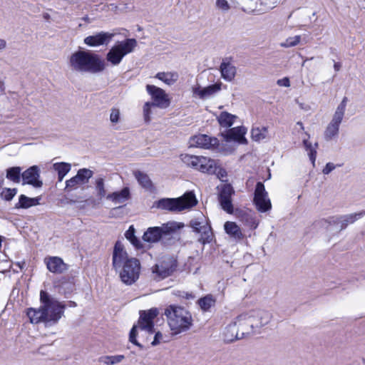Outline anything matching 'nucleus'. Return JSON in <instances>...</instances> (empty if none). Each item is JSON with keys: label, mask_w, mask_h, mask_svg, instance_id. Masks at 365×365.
I'll use <instances>...</instances> for the list:
<instances>
[{"label": "nucleus", "mask_w": 365, "mask_h": 365, "mask_svg": "<svg viewBox=\"0 0 365 365\" xmlns=\"http://www.w3.org/2000/svg\"><path fill=\"white\" fill-rule=\"evenodd\" d=\"M113 266L120 269V277L125 284H133L139 277L140 264L138 259L129 257L123 245L117 241L113 251Z\"/></svg>", "instance_id": "nucleus-1"}, {"label": "nucleus", "mask_w": 365, "mask_h": 365, "mask_svg": "<svg viewBox=\"0 0 365 365\" xmlns=\"http://www.w3.org/2000/svg\"><path fill=\"white\" fill-rule=\"evenodd\" d=\"M164 314L175 334L187 331L192 325L191 314L182 307L170 305L165 309Z\"/></svg>", "instance_id": "nucleus-2"}, {"label": "nucleus", "mask_w": 365, "mask_h": 365, "mask_svg": "<svg viewBox=\"0 0 365 365\" xmlns=\"http://www.w3.org/2000/svg\"><path fill=\"white\" fill-rule=\"evenodd\" d=\"M70 64L78 68H103L104 60L91 51H78L71 55Z\"/></svg>", "instance_id": "nucleus-3"}, {"label": "nucleus", "mask_w": 365, "mask_h": 365, "mask_svg": "<svg viewBox=\"0 0 365 365\" xmlns=\"http://www.w3.org/2000/svg\"><path fill=\"white\" fill-rule=\"evenodd\" d=\"M146 90L151 96L152 102H146L143 106V114L146 121L150 120L152 107L166 108L170 105V99L165 92L155 86L147 85Z\"/></svg>", "instance_id": "nucleus-4"}, {"label": "nucleus", "mask_w": 365, "mask_h": 365, "mask_svg": "<svg viewBox=\"0 0 365 365\" xmlns=\"http://www.w3.org/2000/svg\"><path fill=\"white\" fill-rule=\"evenodd\" d=\"M158 310L156 308H153L149 310L143 311L140 312L138 326H133L130 332L129 340L131 343L140 347L142 346L135 339L137 334V329L139 328L141 331H144L149 334L153 333V319L158 316Z\"/></svg>", "instance_id": "nucleus-5"}, {"label": "nucleus", "mask_w": 365, "mask_h": 365, "mask_svg": "<svg viewBox=\"0 0 365 365\" xmlns=\"http://www.w3.org/2000/svg\"><path fill=\"white\" fill-rule=\"evenodd\" d=\"M137 44V41L135 38H127L118 41L106 54V60L112 66L118 65L125 56L134 51Z\"/></svg>", "instance_id": "nucleus-6"}, {"label": "nucleus", "mask_w": 365, "mask_h": 365, "mask_svg": "<svg viewBox=\"0 0 365 365\" xmlns=\"http://www.w3.org/2000/svg\"><path fill=\"white\" fill-rule=\"evenodd\" d=\"M348 103L347 97L344 96L341 103L337 106L331 121L327 125L324 136L327 141L331 140L337 138L339 133V126L344 117L346 106Z\"/></svg>", "instance_id": "nucleus-7"}, {"label": "nucleus", "mask_w": 365, "mask_h": 365, "mask_svg": "<svg viewBox=\"0 0 365 365\" xmlns=\"http://www.w3.org/2000/svg\"><path fill=\"white\" fill-rule=\"evenodd\" d=\"M196 204L197 200L195 195L192 193L189 192L182 197L160 200L158 202V207L163 210L175 212L193 207Z\"/></svg>", "instance_id": "nucleus-8"}, {"label": "nucleus", "mask_w": 365, "mask_h": 365, "mask_svg": "<svg viewBox=\"0 0 365 365\" xmlns=\"http://www.w3.org/2000/svg\"><path fill=\"white\" fill-rule=\"evenodd\" d=\"M40 300L43 307L46 322H57L63 312V307L58 301L51 298L46 292L43 290L40 292Z\"/></svg>", "instance_id": "nucleus-9"}, {"label": "nucleus", "mask_w": 365, "mask_h": 365, "mask_svg": "<svg viewBox=\"0 0 365 365\" xmlns=\"http://www.w3.org/2000/svg\"><path fill=\"white\" fill-rule=\"evenodd\" d=\"M182 227V224L175 222H169L166 224H163L161 227H149L144 233L143 239L145 242L151 243L157 242L163 235H169Z\"/></svg>", "instance_id": "nucleus-10"}, {"label": "nucleus", "mask_w": 365, "mask_h": 365, "mask_svg": "<svg viewBox=\"0 0 365 365\" xmlns=\"http://www.w3.org/2000/svg\"><path fill=\"white\" fill-rule=\"evenodd\" d=\"M177 267L176 260L171 257H163L162 259L158 262L153 267V273L156 274L159 279H165L170 276Z\"/></svg>", "instance_id": "nucleus-11"}, {"label": "nucleus", "mask_w": 365, "mask_h": 365, "mask_svg": "<svg viewBox=\"0 0 365 365\" xmlns=\"http://www.w3.org/2000/svg\"><path fill=\"white\" fill-rule=\"evenodd\" d=\"M253 201L257 209L261 212H265L272 208L268 193L262 182H258L256 185Z\"/></svg>", "instance_id": "nucleus-12"}, {"label": "nucleus", "mask_w": 365, "mask_h": 365, "mask_svg": "<svg viewBox=\"0 0 365 365\" xmlns=\"http://www.w3.org/2000/svg\"><path fill=\"white\" fill-rule=\"evenodd\" d=\"M247 314H249L250 320L252 324L251 327H253L255 333L257 332L261 327L268 324L272 319L271 313L264 310L252 311Z\"/></svg>", "instance_id": "nucleus-13"}, {"label": "nucleus", "mask_w": 365, "mask_h": 365, "mask_svg": "<svg viewBox=\"0 0 365 365\" xmlns=\"http://www.w3.org/2000/svg\"><path fill=\"white\" fill-rule=\"evenodd\" d=\"M93 174V171L88 168L78 170L74 177L66 181L65 190H71L76 189L79 185L87 183L89 179L92 178Z\"/></svg>", "instance_id": "nucleus-14"}, {"label": "nucleus", "mask_w": 365, "mask_h": 365, "mask_svg": "<svg viewBox=\"0 0 365 365\" xmlns=\"http://www.w3.org/2000/svg\"><path fill=\"white\" fill-rule=\"evenodd\" d=\"M115 34L101 31L94 35L88 36L83 40L84 43L91 47L108 45L114 37Z\"/></svg>", "instance_id": "nucleus-15"}, {"label": "nucleus", "mask_w": 365, "mask_h": 365, "mask_svg": "<svg viewBox=\"0 0 365 365\" xmlns=\"http://www.w3.org/2000/svg\"><path fill=\"white\" fill-rule=\"evenodd\" d=\"M191 146L209 149L218 145L219 140L216 138H211L207 135L200 134L192 137L190 141Z\"/></svg>", "instance_id": "nucleus-16"}, {"label": "nucleus", "mask_w": 365, "mask_h": 365, "mask_svg": "<svg viewBox=\"0 0 365 365\" xmlns=\"http://www.w3.org/2000/svg\"><path fill=\"white\" fill-rule=\"evenodd\" d=\"M234 323L237 326L242 337L250 334L255 333L253 327H251L252 324L250 320L249 314L247 313L239 315Z\"/></svg>", "instance_id": "nucleus-17"}, {"label": "nucleus", "mask_w": 365, "mask_h": 365, "mask_svg": "<svg viewBox=\"0 0 365 365\" xmlns=\"http://www.w3.org/2000/svg\"><path fill=\"white\" fill-rule=\"evenodd\" d=\"M21 175L24 184L32 185L35 187H40L43 184L42 182L38 180L39 170L36 165L31 166L25 170Z\"/></svg>", "instance_id": "nucleus-18"}, {"label": "nucleus", "mask_w": 365, "mask_h": 365, "mask_svg": "<svg viewBox=\"0 0 365 365\" xmlns=\"http://www.w3.org/2000/svg\"><path fill=\"white\" fill-rule=\"evenodd\" d=\"M44 262L47 269L55 274H61L68 269L67 264L58 257H46Z\"/></svg>", "instance_id": "nucleus-19"}, {"label": "nucleus", "mask_w": 365, "mask_h": 365, "mask_svg": "<svg viewBox=\"0 0 365 365\" xmlns=\"http://www.w3.org/2000/svg\"><path fill=\"white\" fill-rule=\"evenodd\" d=\"M225 232L235 242H239L245 237L240 227L234 222L227 221L224 225Z\"/></svg>", "instance_id": "nucleus-20"}, {"label": "nucleus", "mask_w": 365, "mask_h": 365, "mask_svg": "<svg viewBox=\"0 0 365 365\" xmlns=\"http://www.w3.org/2000/svg\"><path fill=\"white\" fill-rule=\"evenodd\" d=\"M222 336L224 341L226 342H232L236 339L243 338L234 322L225 328Z\"/></svg>", "instance_id": "nucleus-21"}, {"label": "nucleus", "mask_w": 365, "mask_h": 365, "mask_svg": "<svg viewBox=\"0 0 365 365\" xmlns=\"http://www.w3.org/2000/svg\"><path fill=\"white\" fill-rule=\"evenodd\" d=\"M246 129L244 127H235L230 129L226 133V138L227 140H233L241 143L246 142L245 134Z\"/></svg>", "instance_id": "nucleus-22"}, {"label": "nucleus", "mask_w": 365, "mask_h": 365, "mask_svg": "<svg viewBox=\"0 0 365 365\" xmlns=\"http://www.w3.org/2000/svg\"><path fill=\"white\" fill-rule=\"evenodd\" d=\"M26 314L29 318L30 322L32 324L46 322L43 305L38 309H28Z\"/></svg>", "instance_id": "nucleus-23"}, {"label": "nucleus", "mask_w": 365, "mask_h": 365, "mask_svg": "<svg viewBox=\"0 0 365 365\" xmlns=\"http://www.w3.org/2000/svg\"><path fill=\"white\" fill-rule=\"evenodd\" d=\"M364 215L365 211H361L356 213H351L339 216V230H344L349 224H353L354 222L361 218Z\"/></svg>", "instance_id": "nucleus-24"}, {"label": "nucleus", "mask_w": 365, "mask_h": 365, "mask_svg": "<svg viewBox=\"0 0 365 365\" xmlns=\"http://www.w3.org/2000/svg\"><path fill=\"white\" fill-rule=\"evenodd\" d=\"M130 197V190L128 187H124L120 191L114 192L106 195L107 200H111L115 204L125 202Z\"/></svg>", "instance_id": "nucleus-25"}, {"label": "nucleus", "mask_w": 365, "mask_h": 365, "mask_svg": "<svg viewBox=\"0 0 365 365\" xmlns=\"http://www.w3.org/2000/svg\"><path fill=\"white\" fill-rule=\"evenodd\" d=\"M180 159L185 165L196 170L198 169L200 163L205 162L204 156H196L188 154H182Z\"/></svg>", "instance_id": "nucleus-26"}, {"label": "nucleus", "mask_w": 365, "mask_h": 365, "mask_svg": "<svg viewBox=\"0 0 365 365\" xmlns=\"http://www.w3.org/2000/svg\"><path fill=\"white\" fill-rule=\"evenodd\" d=\"M220 90V86L217 84L209 86L202 89L198 88L195 90V93L200 98H208L212 96L215 93Z\"/></svg>", "instance_id": "nucleus-27"}, {"label": "nucleus", "mask_w": 365, "mask_h": 365, "mask_svg": "<svg viewBox=\"0 0 365 365\" xmlns=\"http://www.w3.org/2000/svg\"><path fill=\"white\" fill-rule=\"evenodd\" d=\"M53 169L57 172L58 181L61 182L71 170V165L64 162L55 163L53 164Z\"/></svg>", "instance_id": "nucleus-28"}, {"label": "nucleus", "mask_w": 365, "mask_h": 365, "mask_svg": "<svg viewBox=\"0 0 365 365\" xmlns=\"http://www.w3.org/2000/svg\"><path fill=\"white\" fill-rule=\"evenodd\" d=\"M198 233H200L201 237L199 239V241L205 245L206 243H209L212 240V232L211 230V227L206 222L203 224L201 228L197 231Z\"/></svg>", "instance_id": "nucleus-29"}, {"label": "nucleus", "mask_w": 365, "mask_h": 365, "mask_svg": "<svg viewBox=\"0 0 365 365\" xmlns=\"http://www.w3.org/2000/svg\"><path fill=\"white\" fill-rule=\"evenodd\" d=\"M205 162L200 163L197 170L202 173L212 174L216 170V161L213 159L204 157Z\"/></svg>", "instance_id": "nucleus-30"}, {"label": "nucleus", "mask_w": 365, "mask_h": 365, "mask_svg": "<svg viewBox=\"0 0 365 365\" xmlns=\"http://www.w3.org/2000/svg\"><path fill=\"white\" fill-rule=\"evenodd\" d=\"M156 77L165 84L171 85L178 80V75L176 72L166 71L158 73Z\"/></svg>", "instance_id": "nucleus-31"}, {"label": "nucleus", "mask_w": 365, "mask_h": 365, "mask_svg": "<svg viewBox=\"0 0 365 365\" xmlns=\"http://www.w3.org/2000/svg\"><path fill=\"white\" fill-rule=\"evenodd\" d=\"M39 198L38 197H28L24 195H21L19 197V200L18 205H16V207H21V208H29L31 206L36 205L39 204Z\"/></svg>", "instance_id": "nucleus-32"}, {"label": "nucleus", "mask_w": 365, "mask_h": 365, "mask_svg": "<svg viewBox=\"0 0 365 365\" xmlns=\"http://www.w3.org/2000/svg\"><path fill=\"white\" fill-rule=\"evenodd\" d=\"M236 118V115H232L227 112H222L217 118L220 125L225 128L231 127Z\"/></svg>", "instance_id": "nucleus-33"}, {"label": "nucleus", "mask_w": 365, "mask_h": 365, "mask_svg": "<svg viewBox=\"0 0 365 365\" xmlns=\"http://www.w3.org/2000/svg\"><path fill=\"white\" fill-rule=\"evenodd\" d=\"M124 358L123 355L103 356L99 358V361L105 365H115L120 363Z\"/></svg>", "instance_id": "nucleus-34"}, {"label": "nucleus", "mask_w": 365, "mask_h": 365, "mask_svg": "<svg viewBox=\"0 0 365 365\" xmlns=\"http://www.w3.org/2000/svg\"><path fill=\"white\" fill-rule=\"evenodd\" d=\"M267 135V128L266 127L253 128L251 130L252 138L255 141H260L266 138Z\"/></svg>", "instance_id": "nucleus-35"}, {"label": "nucleus", "mask_w": 365, "mask_h": 365, "mask_svg": "<svg viewBox=\"0 0 365 365\" xmlns=\"http://www.w3.org/2000/svg\"><path fill=\"white\" fill-rule=\"evenodd\" d=\"M125 236L135 247L137 249L141 247L140 241L135 236V228L133 225L130 226L128 230L125 232Z\"/></svg>", "instance_id": "nucleus-36"}, {"label": "nucleus", "mask_w": 365, "mask_h": 365, "mask_svg": "<svg viewBox=\"0 0 365 365\" xmlns=\"http://www.w3.org/2000/svg\"><path fill=\"white\" fill-rule=\"evenodd\" d=\"M95 188L97 192V196L102 199L106 195V190L105 188V180L102 177H98L95 180Z\"/></svg>", "instance_id": "nucleus-37"}, {"label": "nucleus", "mask_w": 365, "mask_h": 365, "mask_svg": "<svg viewBox=\"0 0 365 365\" xmlns=\"http://www.w3.org/2000/svg\"><path fill=\"white\" fill-rule=\"evenodd\" d=\"M303 143L307 151L308 152L309 159L312 161L313 166H314L317 157L316 148L318 145L317 143H315V145L313 146L310 142L305 139L303 140Z\"/></svg>", "instance_id": "nucleus-38"}, {"label": "nucleus", "mask_w": 365, "mask_h": 365, "mask_svg": "<svg viewBox=\"0 0 365 365\" xmlns=\"http://www.w3.org/2000/svg\"><path fill=\"white\" fill-rule=\"evenodd\" d=\"M20 167H13L9 168L6 171V178L14 182H19L21 180Z\"/></svg>", "instance_id": "nucleus-39"}, {"label": "nucleus", "mask_w": 365, "mask_h": 365, "mask_svg": "<svg viewBox=\"0 0 365 365\" xmlns=\"http://www.w3.org/2000/svg\"><path fill=\"white\" fill-rule=\"evenodd\" d=\"M234 194L232 187L230 184H224L220 188L219 200L230 199Z\"/></svg>", "instance_id": "nucleus-40"}, {"label": "nucleus", "mask_w": 365, "mask_h": 365, "mask_svg": "<svg viewBox=\"0 0 365 365\" xmlns=\"http://www.w3.org/2000/svg\"><path fill=\"white\" fill-rule=\"evenodd\" d=\"M215 303V299L211 295H207L198 301V304L203 311H207Z\"/></svg>", "instance_id": "nucleus-41"}, {"label": "nucleus", "mask_w": 365, "mask_h": 365, "mask_svg": "<svg viewBox=\"0 0 365 365\" xmlns=\"http://www.w3.org/2000/svg\"><path fill=\"white\" fill-rule=\"evenodd\" d=\"M135 176L136 179L138 180V182L144 187L145 188H150L152 185L151 181L149 178V177L140 172V171H136L135 173Z\"/></svg>", "instance_id": "nucleus-42"}, {"label": "nucleus", "mask_w": 365, "mask_h": 365, "mask_svg": "<svg viewBox=\"0 0 365 365\" xmlns=\"http://www.w3.org/2000/svg\"><path fill=\"white\" fill-rule=\"evenodd\" d=\"M301 36L299 35L287 38L284 41L280 43L282 47L289 48L298 45L300 42Z\"/></svg>", "instance_id": "nucleus-43"}, {"label": "nucleus", "mask_w": 365, "mask_h": 365, "mask_svg": "<svg viewBox=\"0 0 365 365\" xmlns=\"http://www.w3.org/2000/svg\"><path fill=\"white\" fill-rule=\"evenodd\" d=\"M279 0H259V6L264 11H269L277 6Z\"/></svg>", "instance_id": "nucleus-44"}, {"label": "nucleus", "mask_w": 365, "mask_h": 365, "mask_svg": "<svg viewBox=\"0 0 365 365\" xmlns=\"http://www.w3.org/2000/svg\"><path fill=\"white\" fill-rule=\"evenodd\" d=\"M240 220L252 228L257 227V224H255V220L250 214L242 213L240 216Z\"/></svg>", "instance_id": "nucleus-45"}, {"label": "nucleus", "mask_w": 365, "mask_h": 365, "mask_svg": "<svg viewBox=\"0 0 365 365\" xmlns=\"http://www.w3.org/2000/svg\"><path fill=\"white\" fill-rule=\"evenodd\" d=\"M219 202L220 203L221 207L223 210L227 212V213H232L233 212V205L232 203V198L230 199H222L219 200Z\"/></svg>", "instance_id": "nucleus-46"}, {"label": "nucleus", "mask_w": 365, "mask_h": 365, "mask_svg": "<svg viewBox=\"0 0 365 365\" xmlns=\"http://www.w3.org/2000/svg\"><path fill=\"white\" fill-rule=\"evenodd\" d=\"M206 222V220L203 216H201L199 218H195L190 222V226L194 229L195 232L200 230V228L203 226V224Z\"/></svg>", "instance_id": "nucleus-47"}, {"label": "nucleus", "mask_w": 365, "mask_h": 365, "mask_svg": "<svg viewBox=\"0 0 365 365\" xmlns=\"http://www.w3.org/2000/svg\"><path fill=\"white\" fill-rule=\"evenodd\" d=\"M221 76L227 81H231L235 76V70H217Z\"/></svg>", "instance_id": "nucleus-48"}, {"label": "nucleus", "mask_w": 365, "mask_h": 365, "mask_svg": "<svg viewBox=\"0 0 365 365\" xmlns=\"http://www.w3.org/2000/svg\"><path fill=\"white\" fill-rule=\"evenodd\" d=\"M16 194V189H4L1 193V197L6 200H11Z\"/></svg>", "instance_id": "nucleus-49"}, {"label": "nucleus", "mask_w": 365, "mask_h": 365, "mask_svg": "<svg viewBox=\"0 0 365 365\" xmlns=\"http://www.w3.org/2000/svg\"><path fill=\"white\" fill-rule=\"evenodd\" d=\"M120 115V110L117 108H113L110 110V120L113 123H117L119 121Z\"/></svg>", "instance_id": "nucleus-50"}, {"label": "nucleus", "mask_w": 365, "mask_h": 365, "mask_svg": "<svg viewBox=\"0 0 365 365\" xmlns=\"http://www.w3.org/2000/svg\"><path fill=\"white\" fill-rule=\"evenodd\" d=\"M212 174H215L217 175V177L221 180L222 181H225V178L227 177V172L225 169L222 168L217 165V163L216 162V170L215 172L212 173Z\"/></svg>", "instance_id": "nucleus-51"}, {"label": "nucleus", "mask_w": 365, "mask_h": 365, "mask_svg": "<svg viewBox=\"0 0 365 365\" xmlns=\"http://www.w3.org/2000/svg\"><path fill=\"white\" fill-rule=\"evenodd\" d=\"M166 340L164 339V336L162 333L158 331L155 333L153 341L151 342L152 346H156L161 342H165Z\"/></svg>", "instance_id": "nucleus-52"}, {"label": "nucleus", "mask_w": 365, "mask_h": 365, "mask_svg": "<svg viewBox=\"0 0 365 365\" xmlns=\"http://www.w3.org/2000/svg\"><path fill=\"white\" fill-rule=\"evenodd\" d=\"M322 222H324V223H327L329 225H339L340 226L339 216L329 217L328 219L323 220Z\"/></svg>", "instance_id": "nucleus-53"}, {"label": "nucleus", "mask_w": 365, "mask_h": 365, "mask_svg": "<svg viewBox=\"0 0 365 365\" xmlns=\"http://www.w3.org/2000/svg\"><path fill=\"white\" fill-rule=\"evenodd\" d=\"M175 294L187 299H193L195 297L192 292L185 291H177L175 292Z\"/></svg>", "instance_id": "nucleus-54"}, {"label": "nucleus", "mask_w": 365, "mask_h": 365, "mask_svg": "<svg viewBox=\"0 0 365 365\" xmlns=\"http://www.w3.org/2000/svg\"><path fill=\"white\" fill-rule=\"evenodd\" d=\"M216 6L217 8L223 11H227L230 9V6L227 0H217Z\"/></svg>", "instance_id": "nucleus-55"}, {"label": "nucleus", "mask_w": 365, "mask_h": 365, "mask_svg": "<svg viewBox=\"0 0 365 365\" xmlns=\"http://www.w3.org/2000/svg\"><path fill=\"white\" fill-rule=\"evenodd\" d=\"M231 61L230 58H225L221 63L220 68H235V66H232Z\"/></svg>", "instance_id": "nucleus-56"}, {"label": "nucleus", "mask_w": 365, "mask_h": 365, "mask_svg": "<svg viewBox=\"0 0 365 365\" xmlns=\"http://www.w3.org/2000/svg\"><path fill=\"white\" fill-rule=\"evenodd\" d=\"M336 166L332 163H327L325 168L323 169L322 172L324 175H327L330 173L332 170L335 169Z\"/></svg>", "instance_id": "nucleus-57"}, {"label": "nucleus", "mask_w": 365, "mask_h": 365, "mask_svg": "<svg viewBox=\"0 0 365 365\" xmlns=\"http://www.w3.org/2000/svg\"><path fill=\"white\" fill-rule=\"evenodd\" d=\"M277 84L279 86L289 87V79L287 77L283 78L282 79H279L277 81Z\"/></svg>", "instance_id": "nucleus-58"}, {"label": "nucleus", "mask_w": 365, "mask_h": 365, "mask_svg": "<svg viewBox=\"0 0 365 365\" xmlns=\"http://www.w3.org/2000/svg\"><path fill=\"white\" fill-rule=\"evenodd\" d=\"M6 46V42L4 39L0 38V50H3Z\"/></svg>", "instance_id": "nucleus-59"}, {"label": "nucleus", "mask_w": 365, "mask_h": 365, "mask_svg": "<svg viewBox=\"0 0 365 365\" xmlns=\"http://www.w3.org/2000/svg\"><path fill=\"white\" fill-rule=\"evenodd\" d=\"M299 106L301 109L307 110V107H308L307 106H304V105L303 103H299Z\"/></svg>", "instance_id": "nucleus-60"}, {"label": "nucleus", "mask_w": 365, "mask_h": 365, "mask_svg": "<svg viewBox=\"0 0 365 365\" xmlns=\"http://www.w3.org/2000/svg\"><path fill=\"white\" fill-rule=\"evenodd\" d=\"M297 125L300 127V129L304 130V126L302 122H297Z\"/></svg>", "instance_id": "nucleus-61"}, {"label": "nucleus", "mask_w": 365, "mask_h": 365, "mask_svg": "<svg viewBox=\"0 0 365 365\" xmlns=\"http://www.w3.org/2000/svg\"><path fill=\"white\" fill-rule=\"evenodd\" d=\"M341 66V65L339 63H334V68H339Z\"/></svg>", "instance_id": "nucleus-62"}, {"label": "nucleus", "mask_w": 365, "mask_h": 365, "mask_svg": "<svg viewBox=\"0 0 365 365\" xmlns=\"http://www.w3.org/2000/svg\"><path fill=\"white\" fill-rule=\"evenodd\" d=\"M83 19H84V20H86V21H88V16H86V17H84V18H83Z\"/></svg>", "instance_id": "nucleus-63"}]
</instances>
